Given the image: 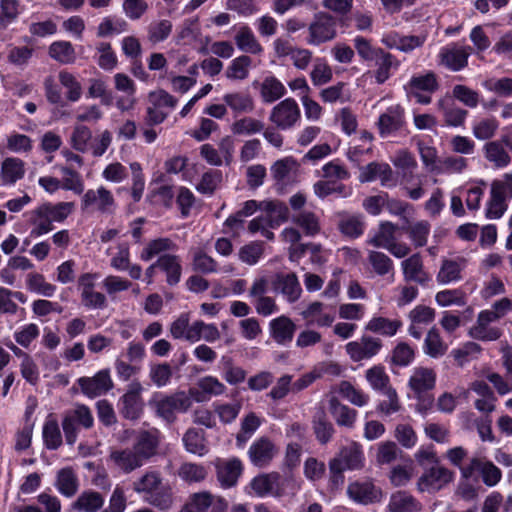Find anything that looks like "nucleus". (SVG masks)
I'll return each instance as SVG.
<instances>
[{"instance_id":"obj_1","label":"nucleus","mask_w":512,"mask_h":512,"mask_svg":"<svg viewBox=\"0 0 512 512\" xmlns=\"http://www.w3.org/2000/svg\"><path fill=\"white\" fill-rule=\"evenodd\" d=\"M133 490L143 496L148 504L160 509L168 510L173 503L171 489L163 483L157 471H147L132 484Z\"/></svg>"},{"instance_id":"obj_2","label":"nucleus","mask_w":512,"mask_h":512,"mask_svg":"<svg viewBox=\"0 0 512 512\" xmlns=\"http://www.w3.org/2000/svg\"><path fill=\"white\" fill-rule=\"evenodd\" d=\"M364 466V454L361 446L355 442L344 446L338 454L330 460L329 470L334 482H343V472L346 470H358Z\"/></svg>"},{"instance_id":"obj_3","label":"nucleus","mask_w":512,"mask_h":512,"mask_svg":"<svg viewBox=\"0 0 512 512\" xmlns=\"http://www.w3.org/2000/svg\"><path fill=\"white\" fill-rule=\"evenodd\" d=\"M158 417L167 422H173L176 419V413H184L192 406V400L185 391H178L171 395L160 396L150 401Z\"/></svg>"},{"instance_id":"obj_4","label":"nucleus","mask_w":512,"mask_h":512,"mask_svg":"<svg viewBox=\"0 0 512 512\" xmlns=\"http://www.w3.org/2000/svg\"><path fill=\"white\" fill-rule=\"evenodd\" d=\"M392 164L404 171L403 175V184L402 189L405 191L406 195L414 201L419 200L425 194V190L422 186V181L419 179L417 184L412 187L409 184L413 179V176H407V172H412L417 168V161L414 155L406 149L399 150L395 153V155L391 158Z\"/></svg>"},{"instance_id":"obj_5","label":"nucleus","mask_w":512,"mask_h":512,"mask_svg":"<svg viewBox=\"0 0 512 512\" xmlns=\"http://www.w3.org/2000/svg\"><path fill=\"white\" fill-rule=\"evenodd\" d=\"M116 206L112 192L104 186L88 189L81 198V210L84 213L112 214Z\"/></svg>"},{"instance_id":"obj_6","label":"nucleus","mask_w":512,"mask_h":512,"mask_svg":"<svg viewBox=\"0 0 512 512\" xmlns=\"http://www.w3.org/2000/svg\"><path fill=\"white\" fill-rule=\"evenodd\" d=\"M478 473L483 483L488 487L496 486L502 479L501 470L484 457H472L461 469V477L469 480Z\"/></svg>"},{"instance_id":"obj_7","label":"nucleus","mask_w":512,"mask_h":512,"mask_svg":"<svg viewBox=\"0 0 512 512\" xmlns=\"http://www.w3.org/2000/svg\"><path fill=\"white\" fill-rule=\"evenodd\" d=\"M143 387L138 381L128 385L126 392L119 398L118 410L121 416L128 420H137L143 413Z\"/></svg>"},{"instance_id":"obj_8","label":"nucleus","mask_w":512,"mask_h":512,"mask_svg":"<svg viewBox=\"0 0 512 512\" xmlns=\"http://www.w3.org/2000/svg\"><path fill=\"white\" fill-rule=\"evenodd\" d=\"M301 118V111L297 102L286 98L276 104L270 112L269 121L280 130L293 128Z\"/></svg>"},{"instance_id":"obj_9","label":"nucleus","mask_w":512,"mask_h":512,"mask_svg":"<svg viewBox=\"0 0 512 512\" xmlns=\"http://www.w3.org/2000/svg\"><path fill=\"white\" fill-rule=\"evenodd\" d=\"M308 30V42L310 44L319 45L332 40L336 36V20L328 13L319 12L315 14L314 20L310 23Z\"/></svg>"},{"instance_id":"obj_10","label":"nucleus","mask_w":512,"mask_h":512,"mask_svg":"<svg viewBox=\"0 0 512 512\" xmlns=\"http://www.w3.org/2000/svg\"><path fill=\"white\" fill-rule=\"evenodd\" d=\"M379 180L382 187L392 188L397 184L394 172L385 162H370L359 169V181L368 183Z\"/></svg>"},{"instance_id":"obj_11","label":"nucleus","mask_w":512,"mask_h":512,"mask_svg":"<svg viewBox=\"0 0 512 512\" xmlns=\"http://www.w3.org/2000/svg\"><path fill=\"white\" fill-rule=\"evenodd\" d=\"M383 346L379 338L362 336L358 341H351L346 344L345 350L352 361L359 362L376 356Z\"/></svg>"},{"instance_id":"obj_12","label":"nucleus","mask_w":512,"mask_h":512,"mask_svg":"<svg viewBox=\"0 0 512 512\" xmlns=\"http://www.w3.org/2000/svg\"><path fill=\"white\" fill-rule=\"evenodd\" d=\"M453 480V472L443 466L431 467L417 481L419 492H436Z\"/></svg>"},{"instance_id":"obj_13","label":"nucleus","mask_w":512,"mask_h":512,"mask_svg":"<svg viewBox=\"0 0 512 512\" xmlns=\"http://www.w3.org/2000/svg\"><path fill=\"white\" fill-rule=\"evenodd\" d=\"M347 494L353 501L363 505L379 502L382 497L381 489L369 479L350 483L347 487Z\"/></svg>"},{"instance_id":"obj_14","label":"nucleus","mask_w":512,"mask_h":512,"mask_svg":"<svg viewBox=\"0 0 512 512\" xmlns=\"http://www.w3.org/2000/svg\"><path fill=\"white\" fill-rule=\"evenodd\" d=\"M277 453L278 449L276 445L266 436H262L255 440L248 450L251 463L259 468L268 466Z\"/></svg>"},{"instance_id":"obj_15","label":"nucleus","mask_w":512,"mask_h":512,"mask_svg":"<svg viewBox=\"0 0 512 512\" xmlns=\"http://www.w3.org/2000/svg\"><path fill=\"white\" fill-rule=\"evenodd\" d=\"M77 382L83 394L89 398L105 394L113 387V382L107 369L99 371L93 377H81Z\"/></svg>"},{"instance_id":"obj_16","label":"nucleus","mask_w":512,"mask_h":512,"mask_svg":"<svg viewBox=\"0 0 512 512\" xmlns=\"http://www.w3.org/2000/svg\"><path fill=\"white\" fill-rule=\"evenodd\" d=\"M160 444V431L156 428L140 430L135 438L133 449L143 461L156 455Z\"/></svg>"},{"instance_id":"obj_17","label":"nucleus","mask_w":512,"mask_h":512,"mask_svg":"<svg viewBox=\"0 0 512 512\" xmlns=\"http://www.w3.org/2000/svg\"><path fill=\"white\" fill-rule=\"evenodd\" d=\"M467 266V259L462 256L443 258L436 279L439 284L446 285L463 279V271Z\"/></svg>"},{"instance_id":"obj_18","label":"nucleus","mask_w":512,"mask_h":512,"mask_svg":"<svg viewBox=\"0 0 512 512\" xmlns=\"http://www.w3.org/2000/svg\"><path fill=\"white\" fill-rule=\"evenodd\" d=\"M401 268L406 282H415L421 286H426L431 281V275L425 270L419 253H415L403 260Z\"/></svg>"},{"instance_id":"obj_19","label":"nucleus","mask_w":512,"mask_h":512,"mask_svg":"<svg viewBox=\"0 0 512 512\" xmlns=\"http://www.w3.org/2000/svg\"><path fill=\"white\" fill-rule=\"evenodd\" d=\"M377 125L381 137L398 132L405 125L404 109L400 105L389 107L379 116Z\"/></svg>"},{"instance_id":"obj_20","label":"nucleus","mask_w":512,"mask_h":512,"mask_svg":"<svg viewBox=\"0 0 512 512\" xmlns=\"http://www.w3.org/2000/svg\"><path fill=\"white\" fill-rule=\"evenodd\" d=\"M217 480L223 488H230L236 485L242 473V463L237 458L217 459L214 463Z\"/></svg>"},{"instance_id":"obj_21","label":"nucleus","mask_w":512,"mask_h":512,"mask_svg":"<svg viewBox=\"0 0 512 512\" xmlns=\"http://www.w3.org/2000/svg\"><path fill=\"white\" fill-rule=\"evenodd\" d=\"M436 385V372L428 367H416L408 381V386L414 395H422L433 390Z\"/></svg>"},{"instance_id":"obj_22","label":"nucleus","mask_w":512,"mask_h":512,"mask_svg":"<svg viewBox=\"0 0 512 512\" xmlns=\"http://www.w3.org/2000/svg\"><path fill=\"white\" fill-rule=\"evenodd\" d=\"M422 509V503L405 490L391 493L386 506V512H421Z\"/></svg>"},{"instance_id":"obj_23","label":"nucleus","mask_w":512,"mask_h":512,"mask_svg":"<svg viewBox=\"0 0 512 512\" xmlns=\"http://www.w3.org/2000/svg\"><path fill=\"white\" fill-rule=\"evenodd\" d=\"M280 480L281 476L278 472L261 474L252 480L251 488L259 497H264L268 494L279 497L283 494Z\"/></svg>"},{"instance_id":"obj_24","label":"nucleus","mask_w":512,"mask_h":512,"mask_svg":"<svg viewBox=\"0 0 512 512\" xmlns=\"http://www.w3.org/2000/svg\"><path fill=\"white\" fill-rule=\"evenodd\" d=\"M270 336L279 345L289 344L296 331L295 323L287 316H279L269 323Z\"/></svg>"},{"instance_id":"obj_25","label":"nucleus","mask_w":512,"mask_h":512,"mask_svg":"<svg viewBox=\"0 0 512 512\" xmlns=\"http://www.w3.org/2000/svg\"><path fill=\"white\" fill-rule=\"evenodd\" d=\"M26 172L25 162L17 157H7L1 163L0 184L8 186L21 180Z\"/></svg>"},{"instance_id":"obj_26","label":"nucleus","mask_w":512,"mask_h":512,"mask_svg":"<svg viewBox=\"0 0 512 512\" xmlns=\"http://www.w3.org/2000/svg\"><path fill=\"white\" fill-rule=\"evenodd\" d=\"M273 286L274 290L279 291L290 303L297 301L302 293L301 285L294 273L277 274Z\"/></svg>"},{"instance_id":"obj_27","label":"nucleus","mask_w":512,"mask_h":512,"mask_svg":"<svg viewBox=\"0 0 512 512\" xmlns=\"http://www.w3.org/2000/svg\"><path fill=\"white\" fill-rule=\"evenodd\" d=\"M329 411L338 426L352 429L358 416V412L340 402V400L332 396L329 400Z\"/></svg>"},{"instance_id":"obj_28","label":"nucleus","mask_w":512,"mask_h":512,"mask_svg":"<svg viewBox=\"0 0 512 512\" xmlns=\"http://www.w3.org/2000/svg\"><path fill=\"white\" fill-rule=\"evenodd\" d=\"M437 107L443 115L444 122L447 126L460 127L463 126L468 116V111L457 106L453 101L447 98H441L437 102Z\"/></svg>"},{"instance_id":"obj_29","label":"nucleus","mask_w":512,"mask_h":512,"mask_svg":"<svg viewBox=\"0 0 512 512\" xmlns=\"http://www.w3.org/2000/svg\"><path fill=\"white\" fill-rule=\"evenodd\" d=\"M110 460L124 473H130L144 464L135 450L129 448L113 450Z\"/></svg>"},{"instance_id":"obj_30","label":"nucleus","mask_w":512,"mask_h":512,"mask_svg":"<svg viewBox=\"0 0 512 512\" xmlns=\"http://www.w3.org/2000/svg\"><path fill=\"white\" fill-rule=\"evenodd\" d=\"M159 269L165 273L166 282L170 286L177 285L181 280L182 265L179 256L174 254H163L157 259Z\"/></svg>"},{"instance_id":"obj_31","label":"nucleus","mask_w":512,"mask_h":512,"mask_svg":"<svg viewBox=\"0 0 512 512\" xmlns=\"http://www.w3.org/2000/svg\"><path fill=\"white\" fill-rule=\"evenodd\" d=\"M484 158L497 169L507 167L511 157L501 141H490L483 146Z\"/></svg>"},{"instance_id":"obj_32","label":"nucleus","mask_w":512,"mask_h":512,"mask_svg":"<svg viewBox=\"0 0 512 512\" xmlns=\"http://www.w3.org/2000/svg\"><path fill=\"white\" fill-rule=\"evenodd\" d=\"M223 101L235 115L249 114L255 109V101L249 93H227L223 96Z\"/></svg>"},{"instance_id":"obj_33","label":"nucleus","mask_w":512,"mask_h":512,"mask_svg":"<svg viewBox=\"0 0 512 512\" xmlns=\"http://www.w3.org/2000/svg\"><path fill=\"white\" fill-rule=\"evenodd\" d=\"M354 46L364 61H375L381 62V64H392V57L389 53H385L381 49L373 48L370 42L361 36L355 38Z\"/></svg>"},{"instance_id":"obj_34","label":"nucleus","mask_w":512,"mask_h":512,"mask_svg":"<svg viewBox=\"0 0 512 512\" xmlns=\"http://www.w3.org/2000/svg\"><path fill=\"white\" fill-rule=\"evenodd\" d=\"M55 487L65 497L74 496L79 489V479L71 467H65L57 472Z\"/></svg>"},{"instance_id":"obj_35","label":"nucleus","mask_w":512,"mask_h":512,"mask_svg":"<svg viewBox=\"0 0 512 512\" xmlns=\"http://www.w3.org/2000/svg\"><path fill=\"white\" fill-rule=\"evenodd\" d=\"M104 504V497L97 491L86 490L83 491L75 502L72 508L80 512H97Z\"/></svg>"},{"instance_id":"obj_36","label":"nucleus","mask_w":512,"mask_h":512,"mask_svg":"<svg viewBox=\"0 0 512 512\" xmlns=\"http://www.w3.org/2000/svg\"><path fill=\"white\" fill-rule=\"evenodd\" d=\"M263 210L265 211V215L267 217L266 222L270 228H276L281 223L288 220L289 217V209L288 207L279 201H268L263 202Z\"/></svg>"},{"instance_id":"obj_37","label":"nucleus","mask_w":512,"mask_h":512,"mask_svg":"<svg viewBox=\"0 0 512 512\" xmlns=\"http://www.w3.org/2000/svg\"><path fill=\"white\" fill-rule=\"evenodd\" d=\"M298 170V164L292 157H285L277 160L271 166V174L276 182L286 184L296 174Z\"/></svg>"},{"instance_id":"obj_38","label":"nucleus","mask_w":512,"mask_h":512,"mask_svg":"<svg viewBox=\"0 0 512 512\" xmlns=\"http://www.w3.org/2000/svg\"><path fill=\"white\" fill-rule=\"evenodd\" d=\"M275 53L278 57L291 56L294 64H307L311 59V53L305 49H295L290 43L283 39L274 42Z\"/></svg>"},{"instance_id":"obj_39","label":"nucleus","mask_w":512,"mask_h":512,"mask_svg":"<svg viewBox=\"0 0 512 512\" xmlns=\"http://www.w3.org/2000/svg\"><path fill=\"white\" fill-rule=\"evenodd\" d=\"M339 231L346 237L356 239L365 230V222L361 215H345L338 222Z\"/></svg>"},{"instance_id":"obj_40","label":"nucleus","mask_w":512,"mask_h":512,"mask_svg":"<svg viewBox=\"0 0 512 512\" xmlns=\"http://www.w3.org/2000/svg\"><path fill=\"white\" fill-rule=\"evenodd\" d=\"M177 250V245L170 238L163 237L151 240L140 253L142 261H149L162 253Z\"/></svg>"},{"instance_id":"obj_41","label":"nucleus","mask_w":512,"mask_h":512,"mask_svg":"<svg viewBox=\"0 0 512 512\" xmlns=\"http://www.w3.org/2000/svg\"><path fill=\"white\" fill-rule=\"evenodd\" d=\"M26 288L38 295L52 297L56 292V286L47 282L44 275L38 272H31L26 275Z\"/></svg>"},{"instance_id":"obj_42","label":"nucleus","mask_w":512,"mask_h":512,"mask_svg":"<svg viewBox=\"0 0 512 512\" xmlns=\"http://www.w3.org/2000/svg\"><path fill=\"white\" fill-rule=\"evenodd\" d=\"M365 379L375 391L384 393L388 391V389H393L390 385V377L382 365H374L369 368L365 372Z\"/></svg>"},{"instance_id":"obj_43","label":"nucleus","mask_w":512,"mask_h":512,"mask_svg":"<svg viewBox=\"0 0 512 512\" xmlns=\"http://www.w3.org/2000/svg\"><path fill=\"white\" fill-rule=\"evenodd\" d=\"M30 222L33 225L31 236L39 237L53 230V222L42 205L31 211Z\"/></svg>"},{"instance_id":"obj_44","label":"nucleus","mask_w":512,"mask_h":512,"mask_svg":"<svg viewBox=\"0 0 512 512\" xmlns=\"http://www.w3.org/2000/svg\"><path fill=\"white\" fill-rule=\"evenodd\" d=\"M402 326L400 320H391L385 317H373L365 326L367 331L377 333L383 336H394Z\"/></svg>"},{"instance_id":"obj_45","label":"nucleus","mask_w":512,"mask_h":512,"mask_svg":"<svg viewBox=\"0 0 512 512\" xmlns=\"http://www.w3.org/2000/svg\"><path fill=\"white\" fill-rule=\"evenodd\" d=\"M397 226L390 221H383L379 224L378 231L367 241L376 248H387L395 240Z\"/></svg>"},{"instance_id":"obj_46","label":"nucleus","mask_w":512,"mask_h":512,"mask_svg":"<svg viewBox=\"0 0 512 512\" xmlns=\"http://www.w3.org/2000/svg\"><path fill=\"white\" fill-rule=\"evenodd\" d=\"M234 39L237 47L246 53L258 54L262 51L260 43L248 26H241Z\"/></svg>"},{"instance_id":"obj_47","label":"nucleus","mask_w":512,"mask_h":512,"mask_svg":"<svg viewBox=\"0 0 512 512\" xmlns=\"http://www.w3.org/2000/svg\"><path fill=\"white\" fill-rule=\"evenodd\" d=\"M367 259L372 267V270L378 276H386L394 273V264L392 259L383 252L370 250L368 251Z\"/></svg>"},{"instance_id":"obj_48","label":"nucleus","mask_w":512,"mask_h":512,"mask_svg":"<svg viewBox=\"0 0 512 512\" xmlns=\"http://www.w3.org/2000/svg\"><path fill=\"white\" fill-rule=\"evenodd\" d=\"M220 367L224 380L230 385H238L246 378V371L242 367L236 366L229 356L221 357Z\"/></svg>"},{"instance_id":"obj_49","label":"nucleus","mask_w":512,"mask_h":512,"mask_svg":"<svg viewBox=\"0 0 512 512\" xmlns=\"http://www.w3.org/2000/svg\"><path fill=\"white\" fill-rule=\"evenodd\" d=\"M447 349L448 345L442 340L438 329L431 328L424 341V352L432 358H439L447 352Z\"/></svg>"},{"instance_id":"obj_50","label":"nucleus","mask_w":512,"mask_h":512,"mask_svg":"<svg viewBox=\"0 0 512 512\" xmlns=\"http://www.w3.org/2000/svg\"><path fill=\"white\" fill-rule=\"evenodd\" d=\"M469 334L477 340L496 341L501 337L502 331L498 327L491 326L489 322L481 321V318L477 317V321L470 328Z\"/></svg>"},{"instance_id":"obj_51","label":"nucleus","mask_w":512,"mask_h":512,"mask_svg":"<svg viewBox=\"0 0 512 512\" xmlns=\"http://www.w3.org/2000/svg\"><path fill=\"white\" fill-rule=\"evenodd\" d=\"M42 435L47 449L56 450L62 445V434L56 419L52 417L46 419Z\"/></svg>"},{"instance_id":"obj_52","label":"nucleus","mask_w":512,"mask_h":512,"mask_svg":"<svg viewBox=\"0 0 512 512\" xmlns=\"http://www.w3.org/2000/svg\"><path fill=\"white\" fill-rule=\"evenodd\" d=\"M339 394L352 405L363 407L369 402V395L357 389L349 381H341L337 388Z\"/></svg>"},{"instance_id":"obj_53","label":"nucleus","mask_w":512,"mask_h":512,"mask_svg":"<svg viewBox=\"0 0 512 512\" xmlns=\"http://www.w3.org/2000/svg\"><path fill=\"white\" fill-rule=\"evenodd\" d=\"M192 267L197 272L209 274L217 272L218 263L203 249L196 248L192 250Z\"/></svg>"},{"instance_id":"obj_54","label":"nucleus","mask_w":512,"mask_h":512,"mask_svg":"<svg viewBox=\"0 0 512 512\" xmlns=\"http://www.w3.org/2000/svg\"><path fill=\"white\" fill-rule=\"evenodd\" d=\"M265 124L252 117H242L234 121L231 125V132L234 135H253L264 130Z\"/></svg>"},{"instance_id":"obj_55","label":"nucleus","mask_w":512,"mask_h":512,"mask_svg":"<svg viewBox=\"0 0 512 512\" xmlns=\"http://www.w3.org/2000/svg\"><path fill=\"white\" fill-rule=\"evenodd\" d=\"M182 440L188 452L200 456L206 453L204 432L202 430L190 428L186 431Z\"/></svg>"},{"instance_id":"obj_56","label":"nucleus","mask_w":512,"mask_h":512,"mask_svg":"<svg viewBox=\"0 0 512 512\" xmlns=\"http://www.w3.org/2000/svg\"><path fill=\"white\" fill-rule=\"evenodd\" d=\"M467 160L461 156H447L441 160L437 166L432 167L431 171L438 174L461 173L467 168Z\"/></svg>"},{"instance_id":"obj_57","label":"nucleus","mask_w":512,"mask_h":512,"mask_svg":"<svg viewBox=\"0 0 512 512\" xmlns=\"http://www.w3.org/2000/svg\"><path fill=\"white\" fill-rule=\"evenodd\" d=\"M286 90L284 85L273 77L266 78L261 84V97L265 103H272L280 99Z\"/></svg>"},{"instance_id":"obj_58","label":"nucleus","mask_w":512,"mask_h":512,"mask_svg":"<svg viewBox=\"0 0 512 512\" xmlns=\"http://www.w3.org/2000/svg\"><path fill=\"white\" fill-rule=\"evenodd\" d=\"M292 221L308 236H314L320 231L319 219L313 212L301 211L293 216Z\"/></svg>"},{"instance_id":"obj_59","label":"nucleus","mask_w":512,"mask_h":512,"mask_svg":"<svg viewBox=\"0 0 512 512\" xmlns=\"http://www.w3.org/2000/svg\"><path fill=\"white\" fill-rule=\"evenodd\" d=\"M261 419L254 413L250 412L247 414L242 422L241 429L236 436V441L239 446H242L244 443L248 441V439L255 433V431L260 427Z\"/></svg>"},{"instance_id":"obj_60","label":"nucleus","mask_w":512,"mask_h":512,"mask_svg":"<svg viewBox=\"0 0 512 512\" xmlns=\"http://www.w3.org/2000/svg\"><path fill=\"white\" fill-rule=\"evenodd\" d=\"M128 23L122 18L112 19L105 17L97 28L99 37H107L113 34H121L128 31Z\"/></svg>"},{"instance_id":"obj_61","label":"nucleus","mask_w":512,"mask_h":512,"mask_svg":"<svg viewBox=\"0 0 512 512\" xmlns=\"http://www.w3.org/2000/svg\"><path fill=\"white\" fill-rule=\"evenodd\" d=\"M430 228L431 226L428 221L421 220L405 228V230L415 247H422L427 243Z\"/></svg>"},{"instance_id":"obj_62","label":"nucleus","mask_w":512,"mask_h":512,"mask_svg":"<svg viewBox=\"0 0 512 512\" xmlns=\"http://www.w3.org/2000/svg\"><path fill=\"white\" fill-rule=\"evenodd\" d=\"M207 473V469L203 465L189 462L183 463L178 472L179 477L189 483L203 481Z\"/></svg>"},{"instance_id":"obj_63","label":"nucleus","mask_w":512,"mask_h":512,"mask_svg":"<svg viewBox=\"0 0 512 512\" xmlns=\"http://www.w3.org/2000/svg\"><path fill=\"white\" fill-rule=\"evenodd\" d=\"M216 498L208 492L195 493L180 512H206Z\"/></svg>"},{"instance_id":"obj_64","label":"nucleus","mask_w":512,"mask_h":512,"mask_svg":"<svg viewBox=\"0 0 512 512\" xmlns=\"http://www.w3.org/2000/svg\"><path fill=\"white\" fill-rule=\"evenodd\" d=\"M499 123L494 118H484L477 121L473 127L472 132L475 138L479 140H488L494 137L498 130Z\"/></svg>"}]
</instances>
